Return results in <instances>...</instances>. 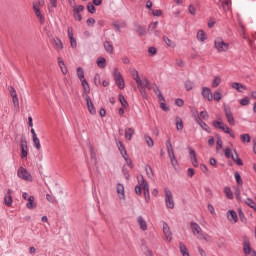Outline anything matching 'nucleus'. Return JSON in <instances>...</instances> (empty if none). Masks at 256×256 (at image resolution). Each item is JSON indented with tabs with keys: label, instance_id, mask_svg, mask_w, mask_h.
<instances>
[{
	"label": "nucleus",
	"instance_id": "69168bd1",
	"mask_svg": "<svg viewBox=\"0 0 256 256\" xmlns=\"http://www.w3.org/2000/svg\"><path fill=\"white\" fill-rule=\"evenodd\" d=\"M224 155H225V158H226V159L231 158V157L233 156V154H231V149H230V148H226V149L224 150Z\"/></svg>",
	"mask_w": 256,
	"mask_h": 256
},
{
	"label": "nucleus",
	"instance_id": "864d4df0",
	"mask_svg": "<svg viewBox=\"0 0 256 256\" xmlns=\"http://www.w3.org/2000/svg\"><path fill=\"white\" fill-rule=\"evenodd\" d=\"M213 125L216 129H222L225 126V123L216 120L213 122Z\"/></svg>",
	"mask_w": 256,
	"mask_h": 256
},
{
	"label": "nucleus",
	"instance_id": "39448f33",
	"mask_svg": "<svg viewBox=\"0 0 256 256\" xmlns=\"http://www.w3.org/2000/svg\"><path fill=\"white\" fill-rule=\"evenodd\" d=\"M20 149L21 159H27V155H29V147L27 146V139L25 137L20 139Z\"/></svg>",
	"mask_w": 256,
	"mask_h": 256
},
{
	"label": "nucleus",
	"instance_id": "5701e85b",
	"mask_svg": "<svg viewBox=\"0 0 256 256\" xmlns=\"http://www.w3.org/2000/svg\"><path fill=\"white\" fill-rule=\"evenodd\" d=\"M197 39L201 43H203L204 41H207V33H205V31H203V30H198Z\"/></svg>",
	"mask_w": 256,
	"mask_h": 256
},
{
	"label": "nucleus",
	"instance_id": "a19ab883",
	"mask_svg": "<svg viewBox=\"0 0 256 256\" xmlns=\"http://www.w3.org/2000/svg\"><path fill=\"white\" fill-rule=\"evenodd\" d=\"M142 87L145 88V89H149V90L153 89V88L151 87V82H150L149 79H147L146 77L143 78Z\"/></svg>",
	"mask_w": 256,
	"mask_h": 256
},
{
	"label": "nucleus",
	"instance_id": "cd10ccee",
	"mask_svg": "<svg viewBox=\"0 0 256 256\" xmlns=\"http://www.w3.org/2000/svg\"><path fill=\"white\" fill-rule=\"evenodd\" d=\"M171 165L172 167H174V169L177 168V165H179V162L177 161V156H175V154H170L168 155Z\"/></svg>",
	"mask_w": 256,
	"mask_h": 256
},
{
	"label": "nucleus",
	"instance_id": "5fc2aeb1",
	"mask_svg": "<svg viewBox=\"0 0 256 256\" xmlns=\"http://www.w3.org/2000/svg\"><path fill=\"white\" fill-rule=\"evenodd\" d=\"M185 89L186 91H191V89H193V82H191V80L185 82Z\"/></svg>",
	"mask_w": 256,
	"mask_h": 256
},
{
	"label": "nucleus",
	"instance_id": "f257e3e1",
	"mask_svg": "<svg viewBox=\"0 0 256 256\" xmlns=\"http://www.w3.org/2000/svg\"><path fill=\"white\" fill-rule=\"evenodd\" d=\"M191 231L194 235V237H197V239H205L207 241V234H203V230L201 229V226L197 224L196 222L190 223Z\"/></svg>",
	"mask_w": 256,
	"mask_h": 256
},
{
	"label": "nucleus",
	"instance_id": "6e6552de",
	"mask_svg": "<svg viewBox=\"0 0 256 256\" xmlns=\"http://www.w3.org/2000/svg\"><path fill=\"white\" fill-rule=\"evenodd\" d=\"M224 113L229 125H235V118L233 117V112H231V108L225 107Z\"/></svg>",
	"mask_w": 256,
	"mask_h": 256
},
{
	"label": "nucleus",
	"instance_id": "09e8293b",
	"mask_svg": "<svg viewBox=\"0 0 256 256\" xmlns=\"http://www.w3.org/2000/svg\"><path fill=\"white\" fill-rule=\"evenodd\" d=\"M234 177L238 185H243V179H241V174H239V172L234 173Z\"/></svg>",
	"mask_w": 256,
	"mask_h": 256
},
{
	"label": "nucleus",
	"instance_id": "052dcab7",
	"mask_svg": "<svg viewBox=\"0 0 256 256\" xmlns=\"http://www.w3.org/2000/svg\"><path fill=\"white\" fill-rule=\"evenodd\" d=\"M200 119H204V121H207V119H209V113H207V111H201L200 112Z\"/></svg>",
	"mask_w": 256,
	"mask_h": 256
},
{
	"label": "nucleus",
	"instance_id": "37998d69",
	"mask_svg": "<svg viewBox=\"0 0 256 256\" xmlns=\"http://www.w3.org/2000/svg\"><path fill=\"white\" fill-rule=\"evenodd\" d=\"M163 41L168 47H175V42L171 41L167 36L163 37Z\"/></svg>",
	"mask_w": 256,
	"mask_h": 256
},
{
	"label": "nucleus",
	"instance_id": "6e6d98bb",
	"mask_svg": "<svg viewBox=\"0 0 256 256\" xmlns=\"http://www.w3.org/2000/svg\"><path fill=\"white\" fill-rule=\"evenodd\" d=\"M123 159L125 160L126 165H128V167H130V169H133V161H131L130 158L127 157V155L123 156Z\"/></svg>",
	"mask_w": 256,
	"mask_h": 256
},
{
	"label": "nucleus",
	"instance_id": "c9c22d12",
	"mask_svg": "<svg viewBox=\"0 0 256 256\" xmlns=\"http://www.w3.org/2000/svg\"><path fill=\"white\" fill-rule=\"evenodd\" d=\"M32 140L33 146L35 147V149H37V151H39L41 149V141L39 140V137L32 138Z\"/></svg>",
	"mask_w": 256,
	"mask_h": 256
},
{
	"label": "nucleus",
	"instance_id": "4d7b16f0",
	"mask_svg": "<svg viewBox=\"0 0 256 256\" xmlns=\"http://www.w3.org/2000/svg\"><path fill=\"white\" fill-rule=\"evenodd\" d=\"M82 83V87L84 89V91L89 92V82H87V80H81Z\"/></svg>",
	"mask_w": 256,
	"mask_h": 256
},
{
	"label": "nucleus",
	"instance_id": "393cba45",
	"mask_svg": "<svg viewBox=\"0 0 256 256\" xmlns=\"http://www.w3.org/2000/svg\"><path fill=\"white\" fill-rule=\"evenodd\" d=\"M96 63L100 69H105L107 67V60L103 57L98 58Z\"/></svg>",
	"mask_w": 256,
	"mask_h": 256
},
{
	"label": "nucleus",
	"instance_id": "2f4dec72",
	"mask_svg": "<svg viewBox=\"0 0 256 256\" xmlns=\"http://www.w3.org/2000/svg\"><path fill=\"white\" fill-rule=\"evenodd\" d=\"M243 249H244L245 255H251V253H252L251 245L249 244L248 241H245V242H244Z\"/></svg>",
	"mask_w": 256,
	"mask_h": 256
},
{
	"label": "nucleus",
	"instance_id": "c85d7f7f",
	"mask_svg": "<svg viewBox=\"0 0 256 256\" xmlns=\"http://www.w3.org/2000/svg\"><path fill=\"white\" fill-rule=\"evenodd\" d=\"M180 247V253H182L183 256H189V250L187 249V246L183 242L179 243Z\"/></svg>",
	"mask_w": 256,
	"mask_h": 256
},
{
	"label": "nucleus",
	"instance_id": "bf43d9fd",
	"mask_svg": "<svg viewBox=\"0 0 256 256\" xmlns=\"http://www.w3.org/2000/svg\"><path fill=\"white\" fill-rule=\"evenodd\" d=\"M249 103H251V100L249 99V97H245V98H242V99L240 100V105H242V106H246V105H248Z\"/></svg>",
	"mask_w": 256,
	"mask_h": 256
},
{
	"label": "nucleus",
	"instance_id": "e2e57ef3",
	"mask_svg": "<svg viewBox=\"0 0 256 256\" xmlns=\"http://www.w3.org/2000/svg\"><path fill=\"white\" fill-rule=\"evenodd\" d=\"M215 18L211 17L209 20H208V27L209 29H213V27H215Z\"/></svg>",
	"mask_w": 256,
	"mask_h": 256
},
{
	"label": "nucleus",
	"instance_id": "a878e982",
	"mask_svg": "<svg viewBox=\"0 0 256 256\" xmlns=\"http://www.w3.org/2000/svg\"><path fill=\"white\" fill-rule=\"evenodd\" d=\"M166 149H167L168 156L175 155V151L173 150V145L171 144V139H168L166 141Z\"/></svg>",
	"mask_w": 256,
	"mask_h": 256
},
{
	"label": "nucleus",
	"instance_id": "4be33fe9",
	"mask_svg": "<svg viewBox=\"0 0 256 256\" xmlns=\"http://www.w3.org/2000/svg\"><path fill=\"white\" fill-rule=\"evenodd\" d=\"M235 155L232 154L231 159L238 165L239 167L243 166V160L239 158V154H237V151L234 150Z\"/></svg>",
	"mask_w": 256,
	"mask_h": 256
},
{
	"label": "nucleus",
	"instance_id": "e433bc0d",
	"mask_svg": "<svg viewBox=\"0 0 256 256\" xmlns=\"http://www.w3.org/2000/svg\"><path fill=\"white\" fill-rule=\"evenodd\" d=\"M212 97L214 101H221V99H223V94L219 90H216Z\"/></svg>",
	"mask_w": 256,
	"mask_h": 256
},
{
	"label": "nucleus",
	"instance_id": "a18cd8bd",
	"mask_svg": "<svg viewBox=\"0 0 256 256\" xmlns=\"http://www.w3.org/2000/svg\"><path fill=\"white\" fill-rule=\"evenodd\" d=\"M219 85H221V78L216 76L212 82V87L215 89L219 87Z\"/></svg>",
	"mask_w": 256,
	"mask_h": 256
},
{
	"label": "nucleus",
	"instance_id": "f03ea898",
	"mask_svg": "<svg viewBox=\"0 0 256 256\" xmlns=\"http://www.w3.org/2000/svg\"><path fill=\"white\" fill-rule=\"evenodd\" d=\"M214 47L217 49L218 53H225L229 51V43L225 42L221 37L215 39Z\"/></svg>",
	"mask_w": 256,
	"mask_h": 256
},
{
	"label": "nucleus",
	"instance_id": "4c0bfd02",
	"mask_svg": "<svg viewBox=\"0 0 256 256\" xmlns=\"http://www.w3.org/2000/svg\"><path fill=\"white\" fill-rule=\"evenodd\" d=\"M77 77L78 79H80V81H83L85 79V72L83 71V68H77Z\"/></svg>",
	"mask_w": 256,
	"mask_h": 256
},
{
	"label": "nucleus",
	"instance_id": "c03bdc74",
	"mask_svg": "<svg viewBox=\"0 0 256 256\" xmlns=\"http://www.w3.org/2000/svg\"><path fill=\"white\" fill-rule=\"evenodd\" d=\"M224 193L228 199H233V191H231V188L226 187Z\"/></svg>",
	"mask_w": 256,
	"mask_h": 256
},
{
	"label": "nucleus",
	"instance_id": "774afa93",
	"mask_svg": "<svg viewBox=\"0 0 256 256\" xmlns=\"http://www.w3.org/2000/svg\"><path fill=\"white\" fill-rule=\"evenodd\" d=\"M14 107H19V98L17 96L12 97Z\"/></svg>",
	"mask_w": 256,
	"mask_h": 256
},
{
	"label": "nucleus",
	"instance_id": "473e14b6",
	"mask_svg": "<svg viewBox=\"0 0 256 256\" xmlns=\"http://www.w3.org/2000/svg\"><path fill=\"white\" fill-rule=\"evenodd\" d=\"M117 145L122 157L127 156V150L125 149V145H123V142H119Z\"/></svg>",
	"mask_w": 256,
	"mask_h": 256
},
{
	"label": "nucleus",
	"instance_id": "3c124183",
	"mask_svg": "<svg viewBox=\"0 0 256 256\" xmlns=\"http://www.w3.org/2000/svg\"><path fill=\"white\" fill-rule=\"evenodd\" d=\"M130 75H132L134 81L137 80V79H139V77H140V76H139V71H137L136 69H132V70L130 71Z\"/></svg>",
	"mask_w": 256,
	"mask_h": 256
},
{
	"label": "nucleus",
	"instance_id": "2eb2a0df",
	"mask_svg": "<svg viewBox=\"0 0 256 256\" xmlns=\"http://www.w3.org/2000/svg\"><path fill=\"white\" fill-rule=\"evenodd\" d=\"M137 179L143 191H149V184L147 183V181H145V178L143 177V175L138 176Z\"/></svg>",
	"mask_w": 256,
	"mask_h": 256
},
{
	"label": "nucleus",
	"instance_id": "c756f323",
	"mask_svg": "<svg viewBox=\"0 0 256 256\" xmlns=\"http://www.w3.org/2000/svg\"><path fill=\"white\" fill-rule=\"evenodd\" d=\"M53 47L56 49V51H61V49H63V42H61L59 39H54Z\"/></svg>",
	"mask_w": 256,
	"mask_h": 256
},
{
	"label": "nucleus",
	"instance_id": "9d476101",
	"mask_svg": "<svg viewBox=\"0 0 256 256\" xmlns=\"http://www.w3.org/2000/svg\"><path fill=\"white\" fill-rule=\"evenodd\" d=\"M33 9L37 19H39L41 25H43V23H45V17L43 16V14H41V10L39 9V4H34Z\"/></svg>",
	"mask_w": 256,
	"mask_h": 256
},
{
	"label": "nucleus",
	"instance_id": "603ef678",
	"mask_svg": "<svg viewBox=\"0 0 256 256\" xmlns=\"http://www.w3.org/2000/svg\"><path fill=\"white\" fill-rule=\"evenodd\" d=\"M222 7H223L224 11L229 10L230 7H231V1L230 0H225L224 3L222 4Z\"/></svg>",
	"mask_w": 256,
	"mask_h": 256
},
{
	"label": "nucleus",
	"instance_id": "680f3d73",
	"mask_svg": "<svg viewBox=\"0 0 256 256\" xmlns=\"http://www.w3.org/2000/svg\"><path fill=\"white\" fill-rule=\"evenodd\" d=\"M49 1H50L49 11H53V9L57 8V0H49Z\"/></svg>",
	"mask_w": 256,
	"mask_h": 256
},
{
	"label": "nucleus",
	"instance_id": "f8f14e48",
	"mask_svg": "<svg viewBox=\"0 0 256 256\" xmlns=\"http://www.w3.org/2000/svg\"><path fill=\"white\" fill-rule=\"evenodd\" d=\"M201 93L204 99H207V101H213V93L211 92V88L203 87Z\"/></svg>",
	"mask_w": 256,
	"mask_h": 256
},
{
	"label": "nucleus",
	"instance_id": "7ed1b4c3",
	"mask_svg": "<svg viewBox=\"0 0 256 256\" xmlns=\"http://www.w3.org/2000/svg\"><path fill=\"white\" fill-rule=\"evenodd\" d=\"M165 192V205L167 209H175V200H173V193L169 188L164 189Z\"/></svg>",
	"mask_w": 256,
	"mask_h": 256
},
{
	"label": "nucleus",
	"instance_id": "de8ad7c7",
	"mask_svg": "<svg viewBox=\"0 0 256 256\" xmlns=\"http://www.w3.org/2000/svg\"><path fill=\"white\" fill-rule=\"evenodd\" d=\"M85 7L83 5L74 6L73 13H83Z\"/></svg>",
	"mask_w": 256,
	"mask_h": 256
},
{
	"label": "nucleus",
	"instance_id": "7c9ffc66",
	"mask_svg": "<svg viewBox=\"0 0 256 256\" xmlns=\"http://www.w3.org/2000/svg\"><path fill=\"white\" fill-rule=\"evenodd\" d=\"M58 65L63 73V75H67V67H65V62L61 58H58Z\"/></svg>",
	"mask_w": 256,
	"mask_h": 256
},
{
	"label": "nucleus",
	"instance_id": "dca6fc26",
	"mask_svg": "<svg viewBox=\"0 0 256 256\" xmlns=\"http://www.w3.org/2000/svg\"><path fill=\"white\" fill-rule=\"evenodd\" d=\"M137 223L142 231H147V221H145V218H143V216H139L137 218Z\"/></svg>",
	"mask_w": 256,
	"mask_h": 256
},
{
	"label": "nucleus",
	"instance_id": "ea45409f",
	"mask_svg": "<svg viewBox=\"0 0 256 256\" xmlns=\"http://www.w3.org/2000/svg\"><path fill=\"white\" fill-rule=\"evenodd\" d=\"M242 143H251V136L249 134L240 135Z\"/></svg>",
	"mask_w": 256,
	"mask_h": 256
},
{
	"label": "nucleus",
	"instance_id": "1a4fd4ad",
	"mask_svg": "<svg viewBox=\"0 0 256 256\" xmlns=\"http://www.w3.org/2000/svg\"><path fill=\"white\" fill-rule=\"evenodd\" d=\"M13 194V190L8 189L7 193L4 196V203L6 207H11L13 205V197L11 196Z\"/></svg>",
	"mask_w": 256,
	"mask_h": 256
},
{
	"label": "nucleus",
	"instance_id": "8fccbe9b",
	"mask_svg": "<svg viewBox=\"0 0 256 256\" xmlns=\"http://www.w3.org/2000/svg\"><path fill=\"white\" fill-rule=\"evenodd\" d=\"M145 142L147 143L148 147H153L154 142H153V138L150 136H145L144 137Z\"/></svg>",
	"mask_w": 256,
	"mask_h": 256
},
{
	"label": "nucleus",
	"instance_id": "f704fd0d",
	"mask_svg": "<svg viewBox=\"0 0 256 256\" xmlns=\"http://www.w3.org/2000/svg\"><path fill=\"white\" fill-rule=\"evenodd\" d=\"M119 101L122 105V107H124V109H127L129 107V103L127 102V100L125 99V96L123 95H119Z\"/></svg>",
	"mask_w": 256,
	"mask_h": 256
},
{
	"label": "nucleus",
	"instance_id": "9b49d317",
	"mask_svg": "<svg viewBox=\"0 0 256 256\" xmlns=\"http://www.w3.org/2000/svg\"><path fill=\"white\" fill-rule=\"evenodd\" d=\"M190 161L193 167H199V161L197 160V154L193 148H189Z\"/></svg>",
	"mask_w": 256,
	"mask_h": 256
},
{
	"label": "nucleus",
	"instance_id": "72a5a7b5",
	"mask_svg": "<svg viewBox=\"0 0 256 256\" xmlns=\"http://www.w3.org/2000/svg\"><path fill=\"white\" fill-rule=\"evenodd\" d=\"M176 129L177 131H183V120L181 117H176Z\"/></svg>",
	"mask_w": 256,
	"mask_h": 256
},
{
	"label": "nucleus",
	"instance_id": "338daca9",
	"mask_svg": "<svg viewBox=\"0 0 256 256\" xmlns=\"http://www.w3.org/2000/svg\"><path fill=\"white\" fill-rule=\"evenodd\" d=\"M94 83L95 85H101V76L99 74H95Z\"/></svg>",
	"mask_w": 256,
	"mask_h": 256
},
{
	"label": "nucleus",
	"instance_id": "0e129e2a",
	"mask_svg": "<svg viewBox=\"0 0 256 256\" xmlns=\"http://www.w3.org/2000/svg\"><path fill=\"white\" fill-rule=\"evenodd\" d=\"M145 171H146V175H148L149 177H151V175H153V168H151L150 165H147L145 167Z\"/></svg>",
	"mask_w": 256,
	"mask_h": 256
},
{
	"label": "nucleus",
	"instance_id": "79ce46f5",
	"mask_svg": "<svg viewBox=\"0 0 256 256\" xmlns=\"http://www.w3.org/2000/svg\"><path fill=\"white\" fill-rule=\"evenodd\" d=\"M245 203H246V205H248V207H251V209H255L256 208V202L253 201V199H251V198H247L245 200Z\"/></svg>",
	"mask_w": 256,
	"mask_h": 256
},
{
	"label": "nucleus",
	"instance_id": "4468645a",
	"mask_svg": "<svg viewBox=\"0 0 256 256\" xmlns=\"http://www.w3.org/2000/svg\"><path fill=\"white\" fill-rule=\"evenodd\" d=\"M227 219L231 223H237L239 221V218L237 217V212H235V210H229L227 212Z\"/></svg>",
	"mask_w": 256,
	"mask_h": 256
},
{
	"label": "nucleus",
	"instance_id": "412c9836",
	"mask_svg": "<svg viewBox=\"0 0 256 256\" xmlns=\"http://www.w3.org/2000/svg\"><path fill=\"white\" fill-rule=\"evenodd\" d=\"M133 135H135V130L133 128L125 129V139H127V141H131Z\"/></svg>",
	"mask_w": 256,
	"mask_h": 256
},
{
	"label": "nucleus",
	"instance_id": "6ab92c4d",
	"mask_svg": "<svg viewBox=\"0 0 256 256\" xmlns=\"http://www.w3.org/2000/svg\"><path fill=\"white\" fill-rule=\"evenodd\" d=\"M104 49H105L106 53H109L110 55H113V53L115 51L113 44H111V42H109V41L104 42Z\"/></svg>",
	"mask_w": 256,
	"mask_h": 256
},
{
	"label": "nucleus",
	"instance_id": "ddd939ff",
	"mask_svg": "<svg viewBox=\"0 0 256 256\" xmlns=\"http://www.w3.org/2000/svg\"><path fill=\"white\" fill-rule=\"evenodd\" d=\"M86 103H87L89 113L91 115H95L97 113V110H95V105L93 104L91 97L86 96Z\"/></svg>",
	"mask_w": 256,
	"mask_h": 256
},
{
	"label": "nucleus",
	"instance_id": "f3484780",
	"mask_svg": "<svg viewBox=\"0 0 256 256\" xmlns=\"http://www.w3.org/2000/svg\"><path fill=\"white\" fill-rule=\"evenodd\" d=\"M232 89H235L239 93H243L244 89H247V87L239 82H233L231 84Z\"/></svg>",
	"mask_w": 256,
	"mask_h": 256
},
{
	"label": "nucleus",
	"instance_id": "49530a36",
	"mask_svg": "<svg viewBox=\"0 0 256 256\" xmlns=\"http://www.w3.org/2000/svg\"><path fill=\"white\" fill-rule=\"evenodd\" d=\"M136 32L138 33V35H140V37L145 35V33H146L145 27L137 26L136 27Z\"/></svg>",
	"mask_w": 256,
	"mask_h": 256
},
{
	"label": "nucleus",
	"instance_id": "a211bd4d",
	"mask_svg": "<svg viewBox=\"0 0 256 256\" xmlns=\"http://www.w3.org/2000/svg\"><path fill=\"white\" fill-rule=\"evenodd\" d=\"M27 209H35L37 207V204L35 203V197L34 196H29L28 197V202L26 203Z\"/></svg>",
	"mask_w": 256,
	"mask_h": 256
},
{
	"label": "nucleus",
	"instance_id": "b1692460",
	"mask_svg": "<svg viewBox=\"0 0 256 256\" xmlns=\"http://www.w3.org/2000/svg\"><path fill=\"white\" fill-rule=\"evenodd\" d=\"M195 121L198 123V125H200L202 129H204V131H207L209 129V126L201 119V117L197 116L195 118Z\"/></svg>",
	"mask_w": 256,
	"mask_h": 256
},
{
	"label": "nucleus",
	"instance_id": "58836bf2",
	"mask_svg": "<svg viewBox=\"0 0 256 256\" xmlns=\"http://www.w3.org/2000/svg\"><path fill=\"white\" fill-rule=\"evenodd\" d=\"M88 147H89L91 159H93L94 161H97V154L95 153V149L93 148V145L89 144Z\"/></svg>",
	"mask_w": 256,
	"mask_h": 256
},
{
	"label": "nucleus",
	"instance_id": "aec40b11",
	"mask_svg": "<svg viewBox=\"0 0 256 256\" xmlns=\"http://www.w3.org/2000/svg\"><path fill=\"white\" fill-rule=\"evenodd\" d=\"M116 189L119 199H125V187L123 186V184H117Z\"/></svg>",
	"mask_w": 256,
	"mask_h": 256
},
{
	"label": "nucleus",
	"instance_id": "20e7f679",
	"mask_svg": "<svg viewBox=\"0 0 256 256\" xmlns=\"http://www.w3.org/2000/svg\"><path fill=\"white\" fill-rule=\"evenodd\" d=\"M114 81L119 89H125V80L117 68H114Z\"/></svg>",
	"mask_w": 256,
	"mask_h": 256
},
{
	"label": "nucleus",
	"instance_id": "13d9d810",
	"mask_svg": "<svg viewBox=\"0 0 256 256\" xmlns=\"http://www.w3.org/2000/svg\"><path fill=\"white\" fill-rule=\"evenodd\" d=\"M87 10H88L89 13H92V14L97 11V9L95 8V6H94L93 4H91V3H88V5H87Z\"/></svg>",
	"mask_w": 256,
	"mask_h": 256
},
{
	"label": "nucleus",
	"instance_id": "bb28decb",
	"mask_svg": "<svg viewBox=\"0 0 256 256\" xmlns=\"http://www.w3.org/2000/svg\"><path fill=\"white\" fill-rule=\"evenodd\" d=\"M221 131L230 135V137H232V139H235V133L233 132V130H231L229 128V126L227 124H224V127L221 129Z\"/></svg>",
	"mask_w": 256,
	"mask_h": 256
},
{
	"label": "nucleus",
	"instance_id": "0eeeda50",
	"mask_svg": "<svg viewBox=\"0 0 256 256\" xmlns=\"http://www.w3.org/2000/svg\"><path fill=\"white\" fill-rule=\"evenodd\" d=\"M17 175L18 177H20V179H24V181H31L32 177H31V173H29V171H27V169L20 167L17 171Z\"/></svg>",
	"mask_w": 256,
	"mask_h": 256
},
{
	"label": "nucleus",
	"instance_id": "423d86ee",
	"mask_svg": "<svg viewBox=\"0 0 256 256\" xmlns=\"http://www.w3.org/2000/svg\"><path fill=\"white\" fill-rule=\"evenodd\" d=\"M163 233H164V241L171 243L173 241V233L171 232V228L167 222H163Z\"/></svg>",
	"mask_w": 256,
	"mask_h": 256
}]
</instances>
